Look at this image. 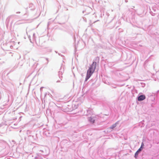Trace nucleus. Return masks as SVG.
Listing matches in <instances>:
<instances>
[{
	"label": "nucleus",
	"instance_id": "nucleus-2",
	"mask_svg": "<svg viewBox=\"0 0 159 159\" xmlns=\"http://www.w3.org/2000/svg\"><path fill=\"white\" fill-rule=\"evenodd\" d=\"M142 146H141V147L136 152L135 154L134 157L136 158H137L138 154L139 152H140L142 150Z\"/></svg>",
	"mask_w": 159,
	"mask_h": 159
},
{
	"label": "nucleus",
	"instance_id": "nucleus-4",
	"mask_svg": "<svg viewBox=\"0 0 159 159\" xmlns=\"http://www.w3.org/2000/svg\"><path fill=\"white\" fill-rule=\"evenodd\" d=\"M89 121L91 123H94L95 121V119L94 117H90L88 118Z\"/></svg>",
	"mask_w": 159,
	"mask_h": 159
},
{
	"label": "nucleus",
	"instance_id": "nucleus-9",
	"mask_svg": "<svg viewBox=\"0 0 159 159\" xmlns=\"http://www.w3.org/2000/svg\"><path fill=\"white\" fill-rule=\"evenodd\" d=\"M152 16H154V14H152Z\"/></svg>",
	"mask_w": 159,
	"mask_h": 159
},
{
	"label": "nucleus",
	"instance_id": "nucleus-6",
	"mask_svg": "<svg viewBox=\"0 0 159 159\" xmlns=\"http://www.w3.org/2000/svg\"><path fill=\"white\" fill-rule=\"evenodd\" d=\"M125 2H128V1L127 0H125Z\"/></svg>",
	"mask_w": 159,
	"mask_h": 159
},
{
	"label": "nucleus",
	"instance_id": "nucleus-7",
	"mask_svg": "<svg viewBox=\"0 0 159 159\" xmlns=\"http://www.w3.org/2000/svg\"><path fill=\"white\" fill-rule=\"evenodd\" d=\"M143 143H142V144L141 146H142V145H143Z\"/></svg>",
	"mask_w": 159,
	"mask_h": 159
},
{
	"label": "nucleus",
	"instance_id": "nucleus-5",
	"mask_svg": "<svg viewBox=\"0 0 159 159\" xmlns=\"http://www.w3.org/2000/svg\"><path fill=\"white\" fill-rule=\"evenodd\" d=\"M118 124V122H116V123H115V124H113L111 126H110V127L109 128L110 129H114V128H115L116 126V125Z\"/></svg>",
	"mask_w": 159,
	"mask_h": 159
},
{
	"label": "nucleus",
	"instance_id": "nucleus-1",
	"mask_svg": "<svg viewBox=\"0 0 159 159\" xmlns=\"http://www.w3.org/2000/svg\"><path fill=\"white\" fill-rule=\"evenodd\" d=\"M96 62L94 61L90 66L87 70V75L85 80V81H87L94 72L96 66Z\"/></svg>",
	"mask_w": 159,
	"mask_h": 159
},
{
	"label": "nucleus",
	"instance_id": "nucleus-8",
	"mask_svg": "<svg viewBox=\"0 0 159 159\" xmlns=\"http://www.w3.org/2000/svg\"><path fill=\"white\" fill-rule=\"evenodd\" d=\"M153 10L154 11H155V9H153Z\"/></svg>",
	"mask_w": 159,
	"mask_h": 159
},
{
	"label": "nucleus",
	"instance_id": "nucleus-3",
	"mask_svg": "<svg viewBox=\"0 0 159 159\" xmlns=\"http://www.w3.org/2000/svg\"><path fill=\"white\" fill-rule=\"evenodd\" d=\"M145 96L144 95H141L138 97L139 101H142L145 99Z\"/></svg>",
	"mask_w": 159,
	"mask_h": 159
}]
</instances>
